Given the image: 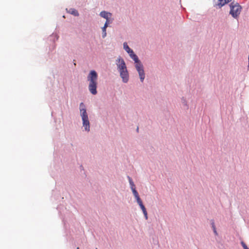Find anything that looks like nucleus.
Here are the masks:
<instances>
[{"label": "nucleus", "mask_w": 249, "mask_h": 249, "mask_svg": "<svg viewBox=\"0 0 249 249\" xmlns=\"http://www.w3.org/2000/svg\"><path fill=\"white\" fill-rule=\"evenodd\" d=\"M232 0H218V3L216 4V6L219 8H221L222 6L229 2L231 1Z\"/></svg>", "instance_id": "nucleus-10"}, {"label": "nucleus", "mask_w": 249, "mask_h": 249, "mask_svg": "<svg viewBox=\"0 0 249 249\" xmlns=\"http://www.w3.org/2000/svg\"><path fill=\"white\" fill-rule=\"evenodd\" d=\"M132 193L135 197L139 195V193L136 190H134V191L132 192Z\"/></svg>", "instance_id": "nucleus-22"}, {"label": "nucleus", "mask_w": 249, "mask_h": 249, "mask_svg": "<svg viewBox=\"0 0 249 249\" xmlns=\"http://www.w3.org/2000/svg\"><path fill=\"white\" fill-rule=\"evenodd\" d=\"M123 47H124V50L128 53H132V52H133V51L130 48V47L128 46V45H127V43L126 42H124V44H123Z\"/></svg>", "instance_id": "nucleus-13"}, {"label": "nucleus", "mask_w": 249, "mask_h": 249, "mask_svg": "<svg viewBox=\"0 0 249 249\" xmlns=\"http://www.w3.org/2000/svg\"><path fill=\"white\" fill-rule=\"evenodd\" d=\"M213 232H214L215 235H218V233H217L216 230L215 231H213Z\"/></svg>", "instance_id": "nucleus-24"}, {"label": "nucleus", "mask_w": 249, "mask_h": 249, "mask_svg": "<svg viewBox=\"0 0 249 249\" xmlns=\"http://www.w3.org/2000/svg\"><path fill=\"white\" fill-rule=\"evenodd\" d=\"M143 214H144V218L146 220H147L148 219V214H147V211H145L144 212H142Z\"/></svg>", "instance_id": "nucleus-19"}, {"label": "nucleus", "mask_w": 249, "mask_h": 249, "mask_svg": "<svg viewBox=\"0 0 249 249\" xmlns=\"http://www.w3.org/2000/svg\"><path fill=\"white\" fill-rule=\"evenodd\" d=\"M138 204L140 206V207L141 209H142V212L146 211V209L145 206L143 204L142 201V202H140V203H139Z\"/></svg>", "instance_id": "nucleus-16"}, {"label": "nucleus", "mask_w": 249, "mask_h": 249, "mask_svg": "<svg viewBox=\"0 0 249 249\" xmlns=\"http://www.w3.org/2000/svg\"><path fill=\"white\" fill-rule=\"evenodd\" d=\"M129 55L130 57L134 61L135 64H138L142 63L139 59L138 56L134 53V52H132L129 53Z\"/></svg>", "instance_id": "nucleus-8"}, {"label": "nucleus", "mask_w": 249, "mask_h": 249, "mask_svg": "<svg viewBox=\"0 0 249 249\" xmlns=\"http://www.w3.org/2000/svg\"><path fill=\"white\" fill-rule=\"evenodd\" d=\"M241 244L244 249H249L246 244L243 241H242Z\"/></svg>", "instance_id": "nucleus-18"}, {"label": "nucleus", "mask_w": 249, "mask_h": 249, "mask_svg": "<svg viewBox=\"0 0 249 249\" xmlns=\"http://www.w3.org/2000/svg\"><path fill=\"white\" fill-rule=\"evenodd\" d=\"M82 125L86 131L89 132L90 131V123L89 118L82 119Z\"/></svg>", "instance_id": "nucleus-6"}, {"label": "nucleus", "mask_w": 249, "mask_h": 249, "mask_svg": "<svg viewBox=\"0 0 249 249\" xmlns=\"http://www.w3.org/2000/svg\"><path fill=\"white\" fill-rule=\"evenodd\" d=\"M135 67L138 72L140 81L142 83L145 79V74L142 63L138 64H135Z\"/></svg>", "instance_id": "nucleus-4"}, {"label": "nucleus", "mask_w": 249, "mask_h": 249, "mask_svg": "<svg viewBox=\"0 0 249 249\" xmlns=\"http://www.w3.org/2000/svg\"><path fill=\"white\" fill-rule=\"evenodd\" d=\"M248 68L249 69V64H248Z\"/></svg>", "instance_id": "nucleus-26"}, {"label": "nucleus", "mask_w": 249, "mask_h": 249, "mask_svg": "<svg viewBox=\"0 0 249 249\" xmlns=\"http://www.w3.org/2000/svg\"><path fill=\"white\" fill-rule=\"evenodd\" d=\"M181 103L184 107V108L185 109H188L189 106L187 104V102L186 99L184 97H183L181 99Z\"/></svg>", "instance_id": "nucleus-14"}, {"label": "nucleus", "mask_w": 249, "mask_h": 249, "mask_svg": "<svg viewBox=\"0 0 249 249\" xmlns=\"http://www.w3.org/2000/svg\"><path fill=\"white\" fill-rule=\"evenodd\" d=\"M120 76L124 83H127L129 79V75L124 59L119 56L115 62Z\"/></svg>", "instance_id": "nucleus-1"}, {"label": "nucleus", "mask_w": 249, "mask_h": 249, "mask_svg": "<svg viewBox=\"0 0 249 249\" xmlns=\"http://www.w3.org/2000/svg\"><path fill=\"white\" fill-rule=\"evenodd\" d=\"M66 10L67 12V13H68L75 17H78L79 15V14L78 11L74 8H70L69 9L66 8Z\"/></svg>", "instance_id": "nucleus-9"}, {"label": "nucleus", "mask_w": 249, "mask_h": 249, "mask_svg": "<svg viewBox=\"0 0 249 249\" xmlns=\"http://www.w3.org/2000/svg\"><path fill=\"white\" fill-rule=\"evenodd\" d=\"M212 229H213V231H216V227L212 228Z\"/></svg>", "instance_id": "nucleus-25"}, {"label": "nucleus", "mask_w": 249, "mask_h": 249, "mask_svg": "<svg viewBox=\"0 0 249 249\" xmlns=\"http://www.w3.org/2000/svg\"><path fill=\"white\" fill-rule=\"evenodd\" d=\"M63 18H65L64 16H63Z\"/></svg>", "instance_id": "nucleus-27"}, {"label": "nucleus", "mask_w": 249, "mask_h": 249, "mask_svg": "<svg viewBox=\"0 0 249 249\" xmlns=\"http://www.w3.org/2000/svg\"><path fill=\"white\" fill-rule=\"evenodd\" d=\"M108 26L107 24H104V26L102 27V37L105 38L107 36L106 29Z\"/></svg>", "instance_id": "nucleus-15"}, {"label": "nucleus", "mask_w": 249, "mask_h": 249, "mask_svg": "<svg viewBox=\"0 0 249 249\" xmlns=\"http://www.w3.org/2000/svg\"><path fill=\"white\" fill-rule=\"evenodd\" d=\"M79 109L82 119L89 118L88 114L87 112V107L83 102L80 103Z\"/></svg>", "instance_id": "nucleus-5"}, {"label": "nucleus", "mask_w": 249, "mask_h": 249, "mask_svg": "<svg viewBox=\"0 0 249 249\" xmlns=\"http://www.w3.org/2000/svg\"><path fill=\"white\" fill-rule=\"evenodd\" d=\"M135 198H136V201H137L138 203H140V202L142 201V200H141V198L140 197L139 195H138L137 196H135Z\"/></svg>", "instance_id": "nucleus-17"}, {"label": "nucleus", "mask_w": 249, "mask_h": 249, "mask_svg": "<svg viewBox=\"0 0 249 249\" xmlns=\"http://www.w3.org/2000/svg\"><path fill=\"white\" fill-rule=\"evenodd\" d=\"M229 6L230 8V14L234 18H237L242 10L241 6L238 3L234 2V1L231 2Z\"/></svg>", "instance_id": "nucleus-3"}, {"label": "nucleus", "mask_w": 249, "mask_h": 249, "mask_svg": "<svg viewBox=\"0 0 249 249\" xmlns=\"http://www.w3.org/2000/svg\"><path fill=\"white\" fill-rule=\"evenodd\" d=\"M210 222H211V225L212 228L215 227L214 220L212 219V220H211Z\"/></svg>", "instance_id": "nucleus-20"}, {"label": "nucleus", "mask_w": 249, "mask_h": 249, "mask_svg": "<svg viewBox=\"0 0 249 249\" xmlns=\"http://www.w3.org/2000/svg\"><path fill=\"white\" fill-rule=\"evenodd\" d=\"M106 21L105 24H107V26H108V24L111 22V21L109 20V18H106Z\"/></svg>", "instance_id": "nucleus-21"}, {"label": "nucleus", "mask_w": 249, "mask_h": 249, "mask_svg": "<svg viewBox=\"0 0 249 249\" xmlns=\"http://www.w3.org/2000/svg\"><path fill=\"white\" fill-rule=\"evenodd\" d=\"M129 55L130 57L134 61L135 64H138L142 63L139 59L138 56L134 53V52H132L129 53Z\"/></svg>", "instance_id": "nucleus-7"}, {"label": "nucleus", "mask_w": 249, "mask_h": 249, "mask_svg": "<svg viewBox=\"0 0 249 249\" xmlns=\"http://www.w3.org/2000/svg\"><path fill=\"white\" fill-rule=\"evenodd\" d=\"M127 178L128 180L131 190L132 192H133L134 190H136L135 185L131 177H130L129 176H128L127 177Z\"/></svg>", "instance_id": "nucleus-11"}, {"label": "nucleus", "mask_w": 249, "mask_h": 249, "mask_svg": "<svg viewBox=\"0 0 249 249\" xmlns=\"http://www.w3.org/2000/svg\"><path fill=\"white\" fill-rule=\"evenodd\" d=\"M80 170L81 172L83 171L84 173H85L84 169V167L83 166V165H81L80 166Z\"/></svg>", "instance_id": "nucleus-23"}, {"label": "nucleus", "mask_w": 249, "mask_h": 249, "mask_svg": "<svg viewBox=\"0 0 249 249\" xmlns=\"http://www.w3.org/2000/svg\"><path fill=\"white\" fill-rule=\"evenodd\" d=\"M100 16L105 19L109 18V17L111 16V14L109 12H107L105 11H103L100 12Z\"/></svg>", "instance_id": "nucleus-12"}, {"label": "nucleus", "mask_w": 249, "mask_h": 249, "mask_svg": "<svg viewBox=\"0 0 249 249\" xmlns=\"http://www.w3.org/2000/svg\"><path fill=\"white\" fill-rule=\"evenodd\" d=\"M87 80L89 82L88 89L89 91L92 95H96L97 93V80L98 74L94 70L89 71L87 76Z\"/></svg>", "instance_id": "nucleus-2"}]
</instances>
